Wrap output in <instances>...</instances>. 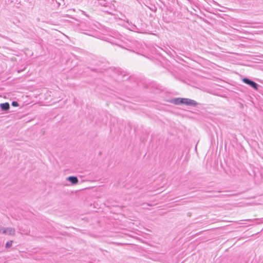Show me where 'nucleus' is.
I'll list each match as a JSON object with an SVG mask.
<instances>
[{
	"mask_svg": "<svg viewBox=\"0 0 263 263\" xmlns=\"http://www.w3.org/2000/svg\"><path fill=\"white\" fill-rule=\"evenodd\" d=\"M242 81L244 83L249 85L250 87L254 88L255 90H257L258 89V87H259V85L257 83L255 82L254 81H253L247 78H243L242 79Z\"/></svg>",
	"mask_w": 263,
	"mask_h": 263,
	"instance_id": "1",
	"label": "nucleus"
},
{
	"mask_svg": "<svg viewBox=\"0 0 263 263\" xmlns=\"http://www.w3.org/2000/svg\"><path fill=\"white\" fill-rule=\"evenodd\" d=\"M197 104H198V103L196 101H195V100H192L190 99H188V98H185V105H186L187 106L195 107Z\"/></svg>",
	"mask_w": 263,
	"mask_h": 263,
	"instance_id": "2",
	"label": "nucleus"
},
{
	"mask_svg": "<svg viewBox=\"0 0 263 263\" xmlns=\"http://www.w3.org/2000/svg\"><path fill=\"white\" fill-rule=\"evenodd\" d=\"M67 181H69L72 184H76L78 183L79 180L76 176H69L66 178Z\"/></svg>",
	"mask_w": 263,
	"mask_h": 263,
	"instance_id": "3",
	"label": "nucleus"
},
{
	"mask_svg": "<svg viewBox=\"0 0 263 263\" xmlns=\"http://www.w3.org/2000/svg\"><path fill=\"white\" fill-rule=\"evenodd\" d=\"M0 107H1V109H2V110L7 111L10 108V105H9V103H7V102L1 103L0 104Z\"/></svg>",
	"mask_w": 263,
	"mask_h": 263,
	"instance_id": "4",
	"label": "nucleus"
},
{
	"mask_svg": "<svg viewBox=\"0 0 263 263\" xmlns=\"http://www.w3.org/2000/svg\"><path fill=\"white\" fill-rule=\"evenodd\" d=\"M6 233L4 234H7L9 235H14L15 233V230L13 228H7L6 229Z\"/></svg>",
	"mask_w": 263,
	"mask_h": 263,
	"instance_id": "5",
	"label": "nucleus"
},
{
	"mask_svg": "<svg viewBox=\"0 0 263 263\" xmlns=\"http://www.w3.org/2000/svg\"><path fill=\"white\" fill-rule=\"evenodd\" d=\"M168 102L175 105H179V98L172 99Z\"/></svg>",
	"mask_w": 263,
	"mask_h": 263,
	"instance_id": "6",
	"label": "nucleus"
},
{
	"mask_svg": "<svg viewBox=\"0 0 263 263\" xmlns=\"http://www.w3.org/2000/svg\"><path fill=\"white\" fill-rule=\"evenodd\" d=\"M99 3L100 5L103 6L105 7H107L109 5V3L107 2L105 0H99Z\"/></svg>",
	"mask_w": 263,
	"mask_h": 263,
	"instance_id": "7",
	"label": "nucleus"
},
{
	"mask_svg": "<svg viewBox=\"0 0 263 263\" xmlns=\"http://www.w3.org/2000/svg\"><path fill=\"white\" fill-rule=\"evenodd\" d=\"M12 240H10V241H8L6 242V248H9L10 247H11L12 246Z\"/></svg>",
	"mask_w": 263,
	"mask_h": 263,
	"instance_id": "8",
	"label": "nucleus"
},
{
	"mask_svg": "<svg viewBox=\"0 0 263 263\" xmlns=\"http://www.w3.org/2000/svg\"><path fill=\"white\" fill-rule=\"evenodd\" d=\"M185 98H179V104H185Z\"/></svg>",
	"mask_w": 263,
	"mask_h": 263,
	"instance_id": "9",
	"label": "nucleus"
},
{
	"mask_svg": "<svg viewBox=\"0 0 263 263\" xmlns=\"http://www.w3.org/2000/svg\"><path fill=\"white\" fill-rule=\"evenodd\" d=\"M6 228H5L4 227H0V232L2 233L3 234L6 233Z\"/></svg>",
	"mask_w": 263,
	"mask_h": 263,
	"instance_id": "10",
	"label": "nucleus"
},
{
	"mask_svg": "<svg viewBox=\"0 0 263 263\" xmlns=\"http://www.w3.org/2000/svg\"><path fill=\"white\" fill-rule=\"evenodd\" d=\"M11 104L14 107H16L18 106V103L16 101H13Z\"/></svg>",
	"mask_w": 263,
	"mask_h": 263,
	"instance_id": "11",
	"label": "nucleus"
},
{
	"mask_svg": "<svg viewBox=\"0 0 263 263\" xmlns=\"http://www.w3.org/2000/svg\"><path fill=\"white\" fill-rule=\"evenodd\" d=\"M210 1L211 2V3H213L215 4H217V3L216 2H215L214 0H210Z\"/></svg>",
	"mask_w": 263,
	"mask_h": 263,
	"instance_id": "12",
	"label": "nucleus"
},
{
	"mask_svg": "<svg viewBox=\"0 0 263 263\" xmlns=\"http://www.w3.org/2000/svg\"><path fill=\"white\" fill-rule=\"evenodd\" d=\"M132 28H133V29H137V27H136V26H135V25H133V26L132 27Z\"/></svg>",
	"mask_w": 263,
	"mask_h": 263,
	"instance_id": "13",
	"label": "nucleus"
},
{
	"mask_svg": "<svg viewBox=\"0 0 263 263\" xmlns=\"http://www.w3.org/2000/svg\"><path fill=\"white\" fill-rule=\"evenodd\" d=\"M127 75L125 73L123 74V78H124L125 77H126Z\"/></svg>",
	"mask_w": 263,
	"mask_h": 263,
	"instance_id": "14",
	"label": "nucleus"
},
{
	"mask_svg": "<svg viewBox=\"0 0 263 263\" xmlns=\"http://www.w3.org/2000/svg\"><path fill=\"white\" fill-rule=\"evenodd\" d=\"M105 11L107 12H108V13H110V12H109L107 10H105Z\"/></svg>",
	"mask_w": 263,
	"mask_h": 263,
	"instance_id": "15",
	"label": "nucleus"
},
{
	"mask_svg": "<svg viewBox=\"0 0 263 263\" xmlns=\"http://www.w3.org/2000/svg\"><path fill=\"white\" fill-rule=\"evenodd\" d=\"M147 205H149V206H151L152 205L151 204H147Z\"/></svg>",
	"mask_w": 263,
	"mask_h": 263,
	"instance_id": "16",
	"label": "nucleus"
},
{
	"mask_svg": "<svg viewBox=\"0 0 263 263\" xmlns=\"http://www.w3.org/2000/svg\"><path fill=\"white\" fill-rule=\"evenodd\" d=\"M123 73H124V72H123ZM122 72H121V74H122Z\"/></svg>",
	"mask_w": 263,
	"mask_h": 263,
	"instance_id": "17",
	"label": "nucleus"
}]
</instances>
